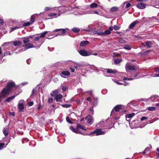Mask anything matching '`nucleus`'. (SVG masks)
<instances>
[{
	"mask_svg": "<svg viewBox=\"0 0 159 159\" xmlns=\"http://www.w3.org/2000/svg\"><path fill=\"white\" fill-rule=\"evenodd\" d=\"M23 48H22L21 47H19V49H20V52L25 51L28 49L34 48L35 47L32 44L28 43L25 45H23Z\"/></svg>",
	"mask_w": 159,
	"mask_h": 159,
	"instance_id": "1",
	"label": "nucleus"
},
{
	"mask_svg": "<svg viewBox=\"0 0 159 159\" xmlns=\"http://www.w3.org/2000/svg\"><path fill=\"white\" fill-rule=\"evenodd\" d=\"M25 101L23 100H20L18 102V107L19 109V111L20 112L24 111V104Z\"/></svg>",
	"mask_w": 159,
	"mask_h": 159,
	"instance_id": "2",
	"label": "nucleus"
},
{
	"mask_svg": "<svg viewBox=\"0 0 159 159\" xmlns=\"http://www.w3.org/2000/svg\"><path fill=\"white\" fill-rule=\"evenodd\" d=\"M123 106L120 105H117L116 106L112 109L111 114L115 115L116 112H117L120 111L122 108Z\"/></svg>",
	"mask_w": 159,
	"mask_h": 159,
	"instance_id": "3",
	"label": "nucleus"
},
{
	"mask_svg": "<svg viewBox=\"0 0 159 159\" xmlns=\"http://www.w3.org/2000/svg\"><path fill=\"white\" fill-rule=\"evenodd\" d=\"M48 31H46L43 33L39 36H37L35 37V38L33 39V43H34L36 44V42H38L39 41L40 38L44 37L45 35L47 34Z\"/></svg>",
	"mask_w": 159,
	"mask_h": 159,
	"instance_id": "4",
	"label": "nucleus"
},
{
	"mask_svg": "<svg viewBox=\"0 0 159 159\" xmlns=\"http://www.w3.org/2000/svg\"><path fill=\"white\" fill-rule=\"evenodd\" d=\"M105 134V132L102 131L101 129H97L91 133L89 135L95 134L96 135H99L104 134Z\"/></svg>",
	"mask_w": 159,
	"mask_h": 159,
	"instance_id": "5",
	"label": "nucleus"
},
{
	"mask_svg": "<svg viewBox=\"0 0 159 159\" xmlns=\"http://www.w3.org/2000/svg\"><path fill=\"white\" fill-rule=\"evenodd\" d=\"M10 90L9 89L6 88L4 89L2 91L1 95L3 98L5 97L10 93Z\"/></svg>",
	"mask_w": 159,
	"mask_h": 159,
	"instance_id": "6",
	"label": "nucleus"
},
{
	"mask_svg": "<svg viewBox=\"0 0 159 159\" xmlns=\"http://www.w3.org/2000/svg\"><path fill=\"white\" fill-rule=\"evenodd\" d=\"M79 53L82 56H89L91 54L89 52H88L84 50H81L79 52Z\"/></svg>",
	"mask_w": 159,
	"mask_h": 159,
	"instance_id": "7",
	"label": "nucleus"
},
{
	"mask_svg": "<svg viewBox=\"0 0 159 159\" xmlns=\"http://www.w3.org/2000/svg\"><path fill=\"white\" fill-rule=\"evenodd\" d=\"M126 70L127 72H128L129 70H135L134 66L132 65L127 64L126 65Z\"/></svg>",
	"mask_w": 159,
	"mask_h": 159,
	"instance_id": "8",
	"label": "nucleus"
},
{
	"mask_svg": "<svg viewBox=\"0 0 159 159\" xmlns=\"http://www.w3.org/2000/svg\"><path fill=\"white\" fill-rule=\"evenodd\" d=\"M34 18L32 16L30 18V21H28L26 23H24L23 26H29L34 21Z\"/></svg>",
	"mask_w": 159,
	"mask_h": 159,
	"instance_id": "9",
	"label": "nucleus"
},
{
	"mask_svg": "<svg viewBox=\"0 0 159 159\" xmlns=\"http://www.w3.org/2000/svg\"><path fill=\"white\" fill-rule=\"evenodd\" d=\"M141 44L142 45L146 46L148 48H150L152 47V42L148 41L142 43Z\"/></svg>",
	"mask_w": 159,
	"mask_h": 159,
	"instance_id": "10",
	"label": "nucleus"
},
{
	"mask_svg": "<svg viewBox=\"0 0 159 159\" xmlns=\"http://www.w3.org/2000/svg\"><path fill=\"white\" fill-rule=\"evenodd\" d=\"M136 6L138 8L143 9L146 7V4L142 2H140L137 4Z\"/></svg>",
	"mask_w": 159,
	"mask_h": 159,
	"instance_id": "11",
	"label": "nucleus"
},
{
	"mask_svg": "<svg viewBox=\"0 0 159 159\" xmlns=\"http://www.w3.org/2000/svg\"><path fill=\"white\" fill-rule=\"evenodd\" d=\"M60 75L61 77L66 78V76H68L70 75V73L68 71H63L60 74Z\"/></svg>",
	"mask_w": 159,
	"mask_h": 159,
	"instance_id": "12",
	"label": "nucleus"
},
{
	"mask_svg": "<svg viewBox=\"0 0 159 159\" xmlns=\"http://www.w3.org/2000/svg\"><path fill=\"white\" fill-rule=\"evenodd\" d=\"M70 129L71 130L76 133L84 134H82L80 131L77 129V127L76 129H75L73 126H71L70 127Z\"/></svg>",
	"mask_w": 159,
	"mask_h": 159,
	"instance_id": "13",
	"label": "nucleus"
},
{
	"mask_svg": "<svg viewBox=\"0 0 159 159\" xmlns=\"http://www.w3.org/2000/svg\"><path fill=\"white\" fill-rule=\"evenodd\" d=\"M139 23V21L138 20L134 21L130 24L129 26V28L130 29L133 28L137 23Z\"/></svg>",
	"mask_w": 159,
	"mask_h": 159,
	"instance_id": "14",
	"label": "nucleus"
},
{
	"mask_svg": "<svg viewBox=\"0 0 159 159\" xmlns=\"http://www.w3.org/2000/svg\"><path fill=\"white\" fill-rule=\"evenodd\" d=\"M87 119L88 120V123L90 124H92V122L93 121V117L92 116L89 115L87 117Z\"/></svg>",
	"mask_w": 159,
	"mask_h": 159,
	"instance_id": "15",
	"label": "nucleus"
},
{
	"mask_svg": "<svg viewBox=\"0 0 159 159\" xmlns=\"http://www.w3.org/2000/svg\"><path fill=\"white\" fill-rule=\"evenodd\" d=\"M15 85V84L14 82H13L12 81H11L7 84V88L8 89H9L10 90V89L11 88L13 87Z\"/></svg>",
	"mask_w": 159,
	"mask_h": 159,
	"instance_id": "16",
	"label": "nucleus"
},
{
	"mask_svg": "<svg viewBox=\"0 0 159 159\" xmlns=\"http://www.w3.org/2000/svg\"><path fill=\"white\" fill-rule=\"evenodd\" d=\"M62 97V95L58 94L55 97L56 100L57 102H60L61 101Z\"/></svg>",
	"mask_w": 159,
	"mask_h": 159,
	"instance_id": "17",
	"label": "nucleus"
},
{
	"mask_svg": "<svg viewBox=\"0 0 159 159\" xmlns=\"http://www.w3.org/2000/svg\"><path fill=\"white\" fill-rule=\"evenodd\" d=\"M60 30L61 31L62 33H61V34H58V35H62L63 34H64L65 33L66 31V30H65V29H57V30H54L53 31V32L58 31H60ZM57 35H58V34Z\"/></svg>",
	"mask_w": 159,
	"mask_h": 159,
	"instance_id": "18",
	"label": "nucleus"
},
{
	"mask_svg": "<svg viewBox=\"0 0 159 159\" xmlns=\"http://www.w3.org/2000/svg\"><path fill=\"white\" fill-rule=\"evenodd\" d=\"M89 43V42L87 41H81L80 44V45L81 47H84Z\"/></svg>",
	"mask_w": 159,
	"mask_h": 159,
	"instance_id": "19",
	"label": "nucleus"
},
{
	"mask_svg": "<svg viewBox=\"0 0 159 159\" xmlns=\"http://www.w3.org/2000/svg\"><path fill=\"white\" fill-rule=\"evenodd\" d=\"M117 71L115 70H112L111 69H107V72L108 73L115 74L117 73Z\"/></svg>",
	"mask_w": 159,
	"mask_h": 159,
	"instance_id": "20",
	"label": "nucleus"
},
{
	"mask_svg": "<svg viewBox=\"0 0 159 159\" xmlns=\"http://www.w3.org/2000/svg\"><path fill=\"white\" fill-rule=\"evenodd\" d=\"M135 115L134 113H132L131 114H128L126 115V119L127 120L129 121V118H130L134 116Z\"/></svg>",
	"mask_w": 159,
	"mask_h": 159,
	"instance_id": "21",
	"label": "nucleus"
},
{
	"mask_svg": "<svg viewBox=\"0 0 159 159\" xmlns=\"http://www.w3.org/2000/svg\"><path fill=\"white\" fill-rule=\"evenodd\" d=\"M21 44V42L19 41H15L13 42V44L15 46H20Z\"/></svg>",
	"mask_w": 159,
	"mask_h": 159,
	"instance_id": "22",
	"label": "nucleus"
},
{
	"mask_svg": "<svg viewBox=\"0 0 159 159\" xmlns=\"http://www.w3.org/2000/svg\"><path fill=\"white\" fill-rule=\"evenodd\" d=\"M98 5L95 3H93L90 5V7L91 8H96Z\"/></svg>",
	"mask_w": 159,
	"mask_h": 159,
	"instance_id": "23",
	"label": "nucleus"
},
{
	"mask_svg": "<svg viewBox=\"0 0 159 159\" xmlns=\"http://www.w3.org/2000/svg\"><path fill=\"white\" fill-rule=\"evenodd\" d=\"M15 96H13L11 97H10L7 98L5 101V102H11L14 98H15Z\"/></svg>",
	"mask_w": 159,
	"mask_h": 159,
	"instance_id": "24",
	"label": "nucleus"
},
{
	"mask_svg": "<svg viewBox=\"0 0 159 159\" xmlns=\"http://www.w3.org/2000/svg\"><path fill=\"white\" fill-rule=\"evenodd\" d=\"M77 127L78 130H79V129H81L82 130H86V129L84 128V127L83 126L81 125L80 124H78L77 126Z\"/></svg>",
	"mask_w": 159,
	"mask_h": 159,
	"instance_id": "25",
	"label": "nucleus"
},
{
	"mask_svg": "<svg viewBox=\"0 0 159 159\" xmlns=\"http://www.w3.org/2000/svg\"><path fill=\"white\" fill-rule=\"evenodd\" d=\"M119 9L118 7H111L110 11L111 12L116 11Z\"/></svg>",
	"mask_w": 159,
	"mask_h": 159,
	"instance_id": "26",
	"label": "nucleus"
},
{
	"mask_svg": "<svg viewBox=\"0 0 159 159\" xmlns=\"http://www.w3.org/2000/svg\"><path fill=\"white\" fill-rule=\"evenodd\" d=\"M23 42L25 44L27 43L30 41L29 38L28 37H24L23 38Z\"/></svg>",
	"mask_w": 159,
	"mask_h": 159,
	"instance_id": "27",
	"label": "nucleus"
},
{
	"mask_svg": "<svg viewBox=\"0 0 159 159\" xmlns=\"http://www.w3.org/2000/svg\"><path fill=\"white\" fill-rule=\"evenodd\" d=\"M3 133L5 136H7L8 134V129L7 128H4L3 130Z\"/></svg>",
	"mask_w": 159,
	"mask_h": 159,
	"instance_id": "28",
	"label": "nucleus"
},
{
	"mask_svg": "<svg viewBox=\"0 0 159 159\" xmlns=\"http://www.w3.org/2000/svg\"><path fill=\"white\" fill-rule=\"evenodd\" d=\"M57 15V14L54 13H51L48 14V16L49 17H51L50 18H52L53 17Z\"/></svg>",
	"mask_w": 159,
	"mask_h": 159,
	"instance_id": "29",
	"label": "nucleus"
},
{
	"mask_svg": "<svg viewBox=\"0 0 159 159\" xmlns=\"http://www.w3.org/2000/svg\"><path fill=\"white\" fill-rule=\"evenodd\" d=\"M72 30L75 33H77L80 31V29L78 28H74L72 29Z\"/></svg>",
	"mask_w": 159,
	"mask_h": 159,
	"instance_id": "30",
	"label": "nucleus"
},
{
	"mask_svg": "<svg viewBox=\"0 0 159 159\" xmlns=\"http://www.w3.org/2000/svg\"><path fill=\"white\" fill-rule=\"evenodd\" d=\"M111 33V31L109 30H105L103 32V35L109 34Z\"/></svg>",
	"mask_w": 159,
	"mask_h": 159,
	"instance_id": "31",
	"label": "nucleus"
},
{
	"mask_svg": "<svg viewBox=\"0 0 159 159\" xmlns=\"http://www.w3.org/2000/svg\"><path fill=\"white\" fill-rule=\"evenodd\" d=\"M57 93L58 92L57 90H55L51 93V95L52 96H54L55 95L57 94Z\"/></svg>",
	"mask_w": 159,
	"mask_h": 159,
	"instance_id": "32",
	"label": "nucleus"
},
{
	"mask_svg": "<svg viewBox=\"0 0 159 159\" xmlns=\"http://www.w3.org/2000/svg\"><path fill=\"white\" fill-rule=\"evenodd\" d=\"M119 42L121 43H125V41L122 38H120L119 39Z\"/></svg>",
	"mask_w": 159,
	"mask_h": 159,
	"instance_id": "33",
	"label": "nucleus"
},
{
	"mask_svg": "<svg viewBox=\"0 0 159 159\" xmlns=\"http://www.w3.org/2000/svg\"><path fill=\"white\" fill-rule=\"evenodd\" d=\"M97 34L98 35H103V32L101 30H98Z\"/></svg>",
	"mask_w": 159,
	"mask_h": 159,
	"instance_id": "34",
	"label": "nucleus"
},
{
	"mask_svg": "<svg viewBox=\"0 0 159 159\" xmlns=\"http://www.w3.org/2000/svg\"><path fill=\"white\" fill-rule=\"evenodd\" d=\"M121 62V60L119 59H116L114 61V62L116 64H118Z\"/></svg>",
	"mask_w": 159,
	"mask_h": 159,
	"instance_id": "35",
	"label": "nucleus"
},
{
	"mask_svg": "<svg viewBox=\"0 0 159 159\" xmlns=\"http://www.w3.org/2000/svg\"><path fill=\"white\" fill-rule=\"evenodd\" d=\"M124 48L125 49L129 50H130L131 48V47L128 45H126L125 46Z\"/></svg>",
	"mask_w": 159,
	"mask_h": 159,
	"instance_id": "36",
	"label": "nucleus"
},
{
	"mask_svg": "<svg viewBox=\"0 0 159 159\" xmlns=\"http://www.w3.org/2000/svg\"><path fill=\"white\" fill-rule=\"evenodd\" d=\"M134 79V78H132V77H130V78H127V77H125V78H124L123 79V80H124V81H125V80H133Z\"/></svg>",
	"mask_w": 159,
	"mask_h": 159,
	"instance_id": "37",
	"label": "nucleus"
},
{
	"mask_svg": "<svg viewBox=\"0 0 159 159\" xmlns=\"http://www.w3.org/2000/svg\"><path fill=\"white\" fill-rule=\"evenodd\" d=\"M21 28V26H16L12 28H11V31H13L14 30H15L16 29H19V28Z\"/></svg>",
	"mask_w": 159,
	"mask_h": 159,
	"instance_id": "38",
	"label": "nucleus"
},
{
	"mask_svg": "<svg viewBox=\"0 0 159 159\" xmlns=\"http://www.w3.org/2000/svg\"><path fill=\"white\" fill-rule=\"evenodd\" d=\"M113 28L115 30H119L120 29V27L116 25H114Z\"/></svg>",
	"mask_w": 159,
	"mask_h": 159,
	"instance_id": "39",
	"label": "nucleus"
},
{
	"mask_svg": "<svg viewBox=\"0 0 159 159\" xmlns=\"http://www.w3.org/2000/svg\"><path fill=\"white\" fill-rule=\"evenodd\" d=\"M66 120L67 121L70 123V124H72V122L70 120V118L69 116H67L66 117Z\"/></svg>",
	"mask_w": 159,
	"mask_h": 159,
	"instance_id": "40",
	"label": "nucleus"
},
{
	"mask_svg": "<svg viewBox=\"0 0 159 159\" xmlns=\"http://www.w3.org/2000/svg\"><path fill=\"white\" fill-rule=\"evenodd\" d=\"M148 110L150 111H153L155 110L156 107H149L148 109Z\"/></svg>",
	"mask_w": 159,
	"mask_h": 159,
	"instance_id": "41",
	"label": "nucleus"
},
{
	"mask_svg": "<svg viewBox=\"0 0 159 159\" xmlns=\"http://www.w3.org/2000/svg\"><path fill=\"white\" fill-rule=\"evenodd\" d=\"M157 96H154L151 97L150 98L152 100V101H154V100H155V98H157Z\"/></svg>",
	"mask_w": 159,
	"mask_h": 159,
	"instance_id": "42",
	"label": "nucleus"
},
{
	"mask_svg": "<svg viewBox=\"0 0 159 159\" xmlns=\"http://www.w3.org/2000/svg\"><path fill=\"white\" fill-rule=\"evenodd\" d=\"M11 42H5L2 45V46H8Z\"/></svg>",
	"mask_w": 159,
	"mask_h": 159,
	"instance_id": "43",
	"label": "nucleus"
},
{
	"mask_svg": "<svg viewBox=\"0 0 159 159\" xmlns=\"http://www.w3.org/2000/svg\"><path fill=\"white\" fill-rule=\"evenodd\" d=\"M71 105L70 104H65L62 105V106L63 107L68 108Z\"/></svg>",
	"mask_w": 159,
	"mask_h": 159,
	"instance_id": "44",
	"label": "nucleus"
},
{
	"mask_svg": "<svg viewBox=\"0 0 159 159\" xmlns=\"http://www.w3.org/2000/svg\"><path fill=\"white\" fill-rule=\"evenodd\" d=\"M149 147L147 148L144 152H143V154H144L147 152L149 150Z\"/></svg>",
	"mask_w": 159,
	"mask_h": 159,
	"instance_id": "45",
	"label": "nucleus"
},
{
	"mask_svg": "<svg viewBox=\"0 0 159 159\" xmlns=\"http://www.w3.org/2000/svg\"><path fill=\"white\" fill-rule=\"evenodd\" d=\"M52 8H50V7H46L45 8V11H48V10H52Z\"/></svg>",
	"mask_w": 159,
	"mask_h": 159,
	"instance_id": "46",
	"label": "nucleus"
},
{
	"mask_svg": "<svg viewBox=\"0 0 159 159\" xmlns=\"http://www.w3.org/2000/svg\"><path fill=\"white\" fill-rule=\"evenodd\" d=\"M4 145V143H0V150L2 148Z\"/></svg>",
	"mask_w": 159,
	"mask_h": 159,
	"instance_id": "47",
	"label": "nucleus"
},
{
	"mask_svg": "<svg viewBox=\"0 0 159 159\" xmlns=\"http://www.w3.org/2000/svg\"><path fill=\"white\" fill-rule=\"evenodd\" d=\"M130 5L131 4L129 3H127L125 6V8H128L130 6Z\"/></svg>",
	"mask_w": 159,
	"mask_h": 159,
	"instance_id": "48",
	"label": "nucleus"
},
{
	"mask_svg": "<svg viewBox=\"0 0 159 159\" xmlns=\"http://www.w3.org/2000/svg\"><path fill=\"white\" fill-rule=\"evenodd\" d=\"M52 101L53 99L52 97H51L49 98V99L48 100V102L49 103H51L52 102Z\"/></svg>",
	"mask_w": 159,
	"mask_h": 159,
	"instance_id": "49",
	"label": "nucleus"
},
{
	"mask_svg": "<svg viewBox=\"0 0 159 159\" xmlns=\"http://www.w3.org/2000/svg\"><path fill=\"white\" fill-rule=\"evenodd\" d=\"M33 104V102H28V105L29 106H32Z\"/></svg>",
	"mask_w": 159,
	"mask_h": 159,
	"instance_id": "50",
	"label": "nucleus"
},
{
	"mask_svg": "<svg viewBox=\"0 0 159 159\" xmlns=\"http://www.w3.org/2000/svg\"><path fill=\"white\" fill-rule=\"evenodd\" d=\"M90 13V14L95 13V14H97L98 15H99V13L98 12V11H94L93 12H92L91 13Z\"/></svg>",
	"mask_w": 159,
	"mask_h": 159,
	"instance_id": "51",
	"label": "nucleus"
},
{
	"mask_svg": "<svg viewBox=\"0 0 159 159\" xmlns=\"http://www.w3.org/2000/svg\"><path fill=\"white\" fill-rule=\"evenodd\" d=\"M147 119V118L145 116H143L142 117L141 119V120H146Z\"/></svg>",
	"mask_w": 159,
	"mask_h": 159,
	"instance_id": "52",
	"label": "nucleus"
},
{
	"mask_svg": "<svg viewBox=\"0 0 159 159\" xmlns=\"http://www.w3.org/2000/svg\"><path fill=\"white\" fill-rule=\"evenodd\" d=\"M86 100L88 101H89V102H91L92 100L91 98L89 97L87 98L86 99Z\"/></svg>",
	"mask_w": 159,
	"mask_h": 159,
	"instance_id": "53",
	"label": "nucleus"
},
{
	"mask_svg": "<svg viewBox=\"0 0 159 159\" xmlns=\"http://www.w3.org/2000/svg\"><path fill=\"white\" fill-rule=\"evenodd\" d=\"M154 71L156 72L159 73V68H155L154 70Z\"/></svg>",
	"mask_w": 159,
	"mask_h": 159,
	"instance_id": "54",
	"label": "nucleus"
},
{
	"mask_svg": "<svg viewBox=\"0 0 159 159\" xmlns=\"http://www.w3.org/2000/svg\"><path fill=\"white\" fill-rule=\"evenodd\" d=\"M31 60L30 59H27L26 61V62L27 64H30V63H31Z\"/></svg>",
	"mask_w": 159,
	"mask_h": 159,
	"instance_id": "55",
	"label": "nucleus"
},
{
	"mask_svg": "<svg viewBox=\"0 0 159 159\" xmlns=\"http://www.w3.org/2000/svg\"><path fill=\"white\" fill-rule=\"evenodd\" d=\"M9 113L12 116H14L15 115V113L14 112H10Z\"/></svg>",
	"mask_w": 159,
	"mask_h": 159,
	"instance_id": "56",
	"label": "nucleus"
},
{
	"mask_svg": "<svg viewBox=\"0 0 159 159\" xmlns=\"http://www.w3.org/2000/svg\"><path fill=\"white\" fill-rule=\"evenodd\" d=\"M114 29L113 27H110L109 28V30H110V31H112L113 29Z\"/></svg>",
	"mask_w": 159,
	"mask_h": 159,
	"instance_id": "57",
	"label": "nucleus"
},
{
	"mask_svg": "<svg viewBox=\"0 0 159 159\" xmlns=\"http://www.w3.org/2000/svg\"><path fill=\"white\" fill-rule=\"evenodd\" d=\"M67 89V87H63L62 88V90L63 91H65Z\"/></svg>",
	"mask_w": 159,
	"mask_h": 159,
	"instance_id": "58",
	"label": "nucleus"
},
{
	"mask_svg": "<svg viewBox=\"0 0 159 159\" xmlns=\"http://www.w3.org/2000/svg\"><path fill=\"white\" fill-rule=\"evenodd\" d=\"M115 82L117 84H118V85H121V84H122L121 83H120V82H118L117 81H115Z\"/></svg>",
	"mask_w": 159,
	"mask_h": 159,
	"instance_id": "59",
	"label": "nucleus"
},
{
	"mask_svg": "<svg viewBox=\"0 0 159 159\" xmlns=\"http://www.w3.org/2000/svg\"><path fill=\"white\" fill-rule=\"evenodd\" d=\"M150 51V50L146 51V52H145L144 53V55H146V54H147Z\"/></svg>",
	"mask_w": 159,
	"mask_h": 159,
	"instance_id": "60",
	"label": "nucleus"
},
{
	"mask_svg": "<svg viewBox=\"0 0 159 159\" xmlns=\"http://www.w3.org/2000/svg\"><path fill=\"white\" fill-rule=\"evenodd\" d=\"M70 69L72 72H74L75 71V69L73 68H70Z\"/></svg>",
	"mask_w": 159,
	"mask_h": 159,
	"instance_id": "61",
	"label": "nucleus"
},
{
	"mask_svg": "<svg viewBox=\"0 0 159 159\" xmlns=\"http://www.w3.org/2000/svg\"><path fill=\"white\" fill-rule=\"evenodd\" d=\"M35 92V91L33 89L32 91V93L31 95L33 96V95H34Z\"/></svg>",
	"mask_w": 159,
	"mask_h": 159,
	"instance_id": "62",
	"label": "nucleus"
},
{
	"mask_svg": "<svg viewBox=\"0 0 159 159\" xmlns=\"http://www.w3.org/2000/svg\"><path fill=\"white\" fill-rule=\"evenodd\" d=\"M154 77H159V74H156L154 75Z\"/></svg>",
	"mask_w": 159,
	"mask_h": 159,
	"instance_id": "63",
	"label": "nucleus"
},
{
	"mask_svg": "<svg viewBox=\"0 0 159 159\" xmlns=\"http://www.w3.org/2000/svg\"><path fill=\"white\" fill-rule=\"evenodd\" d=\"M93 33H94V34H97L98 30L93 31Z\"/></svg>",
	"mask_w": 159,
	"mask_h": 159,
	"instance_id": "64",
	"label": "nucleus"
}]
</instances>
